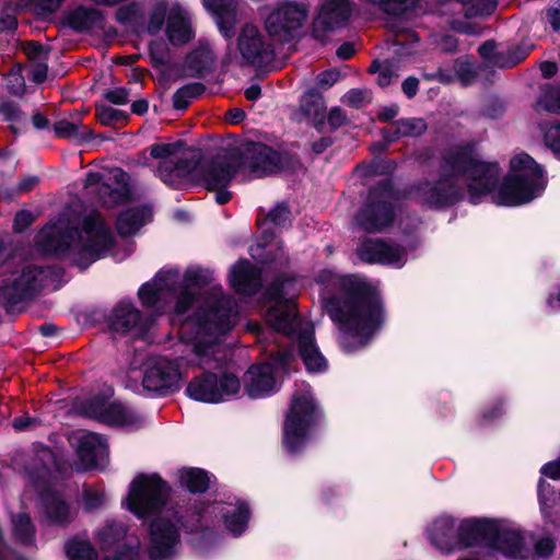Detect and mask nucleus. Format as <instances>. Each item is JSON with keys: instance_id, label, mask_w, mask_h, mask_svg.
Returning a JSON list of instances; mask_svg holds the SVG:
<instances>
[{"instance_id": "1", "label": "nucleus", "mask_w": 560, "mask_h": 560, "mask_svg": "<svg viewBox=\"0 0 560 560\" xmlns=\"http://www.w3.org/2000/svg\"><path fill=\"white\" fill-rule=\"evenodd\" d=\"M234 301L214 290L198 311L187 318L179 328L182 354L176 361L167 358H155L148 362L143 386L148 390L160 392L177 385L180 378V366L199 365L215 366L220 361V337L234 325L236 317Z\"/></svg>"}, {"instance_id": "2", "label": "nucleus", "mask_w": 560, "mask_h": 560, "mask_svg": "<svg viewBox=\"0 0 560 560\" xmlns=\"http://www.w3.org/2000/svg\"><path fill=\"white\" fill-rule=\"evenodd\" d=\"M323 283H334L338 294L324 301V308L338 324L345 336L347 351L363 347L384 323V311L378 294L354 276L338 277L330 270L319 273Z\"/></svg>"}, {"instance_id": "3", "label": "nucleus", "mask_w": 560, "mask_h": 560, "mask_svg": "<svg viewBox=\"0 0 560 560\" xmlns=\"http://www.w3.org/2000/svg\"><path fill=\"white\" fill-rule=\"evenodd\" d=\"M168 487L158 475H138L130 483L127 506L139 518H152L149 529L148 556L167 560L179 546L178 518L167 504Z\"/></svg>"}, {"instance_id": "4", "label": "nucleus", "mask_w": 560, "mask_h": 560, "mask_svg": "<svg viewBox=\"0 0 560 560\" xmlns=\"http://www.w3.org/2000/svg\"><path fill=\"white\" fill-rule=\"evenodd\" d=\"M113 241V233L98 212L86 214L81 230L62 214L45 226L36 240L44 252L67 258L82 269L101 258Z\"/></svg>"}, {"instance_id": "5", "label": "nucleus", "mask_w": 560, "mask_h": 560, "mask_svg": "<svg viewBox=\"0 0 560 560\" xmlns=\"http://www.w3.org/2000/svg\"><path fill=\"white\" fill-rule=\"evenodd\" d=\"M211 281V272L201 268H189L183 277L178 270L167 269L160 271L152 282L139 289L141 302L150 307L164 311L171 302L175 303L176 314H183L194 301L192 289Z\"/></svg>"}, {"instance_id": "6", "label": "nucleus", "mask_w": 560, "mask_h": 560, "mask_svg": "<svg viewBox=\"0 0 560 560\" xmlns=\"http://www.w3.org/2000/svg\"><path fill=\"white\" fill-rule=\"evenodd\" d=\"M445 167L454 173L462 190L466 187L471 202L490 192L499 178L498 165L481 161L471 147L457 148L447 153Z\"/></svg>"}, {"instance_id": "7", "label": "nucleus", "mask_w": 560, "mask_h": 560, "mask_svg": "<svg viewBox=\"0 0 560 560\" xmlns=\"http://www.w3.org/2000/svg\"><path fill=\"white\" fill-rule=\"evenodd\" d=\"M546 180L540 166L526 153H518L510 161V173L497 195L500 206H520L536 198L545 188Z\"/></svg>"}, {"instance_id": "8", "label": "nucleus", "mask_w": 560, "mask_h": 560, "mask_svg": "<svg viewBox=\"0 0 560 560\" xmlns=\"http://www.w3.org/2000/svg\"><path fill=\"white\" fill-rule=\"evenodd\" d=\"M316 415L317 406L310 388L301 395L293 396L283 430V442L291 453L302 448L308 428Z\"/></svg>"}, {"instance_id": "9", "label": "nucleus", "mask_w": 560, "mask_h": 560, "mask_svg": "<svg viewBox=\"0 0 560 560\" xmlns=\"http://www.w3.org/2000/svg\"><path fill=\"white\" fill-rule=\"evenodd\" d=\"M292 280L277 281L268 289V298L271 305L268 307L265 318L267 324L277 331L291 334L300 322L295 314V290Z\"/></svg>"}, {"instance_id": "10", "label": "nucleus", "mask_w": 560, "mask_h": 560, "mask_svg": "<svg viewBox=\"0 0 560 560\" xmlns=\"http://www.w3.org/2000/svg\"><path fill=\"white\" fill-rule=\"evenodd\" d=\"M88 196L95 197L106 207H114L129 198L128 175L121 168L106 174L89 173L84 182Z\"/></svg>"}, {"instance_id": "11", "label": "nucleus", "mask_w": 560, "mask_h": 560, "mask_svg": "<svg viewBox=\"0 0 560 560\" xmlns=\"http://www.w3.org/2000/svg\"><path fill=\"white\" fill-rule=\"evenodd\" d=\"M308 16L307 7L298 2H284L276 7L266 18L268 34L280 42L295 36Z\"/></svg>"}, {"instance_id": "12", "label": "nucleus", "mask_w": 560, "mask_h": 560, "mask_svg": "<svg viewBox=\"0 0 560 560\" xmlns=\"http://www.w3.org/2000/svg\"><path fill=\"white\" fill-rule=\"evenodd\" d=\"M445 174L433 180L420 183L413 190L418 202L429 208H442L458 201L462 198V187L457 184L454 173L446 170Z\"/></svg>"}, {"instance_id": "13", "label": "nucleus", "mask_w": 560, "mask_h": 560, "mask_svg": "<svg viewBox=\"0 0 560 560\" xmlns=\"http://www.w3.org/2000/svg\"><path fill=\"white\" fill-rule=\"evenodd\" d=\"M238 390L240 382L235 376L223 375L219 378L211 373L192 378L186 388L190 398L209 404L222 401Z\"/></svg>"}, {"instance_id": "14", "label": "nucleus", "mask_w": 560, "mask_h": 560, "mask_svg": "<svg viewBox=\"0 0 560 560\" xmlns=\"http://www.w3.org/2000/svg\"><path fill=\"white\" fill-rule=\"evenodd\" d=\"M389 190H371L363 208L355 217L357 224L366 232H380L394 219Z\"/></svg>"}, {"instance_id": "15", "label": "nucleus", "mask_w": 560, "mask_h": 560, "mask_svg": "<svg viewBox=\"0 0 560 560\" xmlns=\"http://www.w3.org/2000/svg\"><path fill=\"white\" fill-rule=\"evenodd\" d=\"M290 359V353L279 352L272 357V362L250 366L244 378L248 396L259 398L270 394L276 387L275 370L285 369Z\"/></svg>"}, {"instance_id": "16", "label": "nucleus", "mask_w": 560, "mask_h": 560, "mask_svg": "<svg viewBox=\"0 0 560 560\" xmlns=\"http://www.w3.org/2000/svg\"><path fill=\"white\" fill-rule=\"evenodd\" d=\"M151 155L160 159L159 176L170 186H177L190 173V163L184 158L176 144H154L150 148Z\"/></svg>"}, {"instance_id": "17", "label": "nucleus", "mask_w": 560, "mask_h": 560, "mask_svg": "<svg viewBox=\"0 0 560 560\" xmlns=\"http://www.w3.org/2000/svg\"><path fill=\"white\" fill-rule=\"evenodd\" d=\"M69 442L77 451L82 469L96 467L107 455L106 443L98 434L77 430L69 435Z\"/></svg>"}, {"instance_id": "18", "label": "nucleus", "mask_w": 560, "mask_h": 560, "mask_svg": "<svg viewBox=\"0 0 560 560\" xmlns=\"http://www.w3.org/2000/svg\"><path fill=\"white\" fill-rule=\"evenodd\" d=\"M234 174L230 160L217 158L207 164L190 165V173L184 179L198 180L208 189L215 190L228 186Z\"/></svg>"}, {"instance_id": "19", "label": "nucleus", "mask_w": 560, "mask_h": 560, "mask_svg": "<svg viewBox=\"0 0 560 560\" xmlns=\"http://www.w3.org/2000/svg\"><path fill=\"white\" fill-rule=\"evenodd\" d=\"M238 49L243 59L255 67L268 65L273 57L271 46L264 42L258 28L246 25L240 35Z\"/></svg>"}, {"instance_id": "20", "label": "nucleus", "mask_w": 560, "mask_h": 560, "mask_svg": "<svg viewBox=\"0 0 560 560\" xmlns=\"http://www.w3.org/2000/svg\"><path fill=\"white\" fill-rule=\"evenodd\" d=\"M48 270L27 266L12 280L10 285H4L0 294L8 300H21L31 295L34 291L46 285Z\"/></svg>"}, {"instance_id": "21", "label": "nucleus", "mask_w": 560, "mask_h": 560, "mask_svg": "<svg viewBox=\"0 0 560 560\" xmlns=\"http://www.w3.org/2000/svg\"><path fill=\"white\" fill-rule=\"evenodd\" d=\"M352 12L350 0H325L314 21V34L322 38L324 33L341 26Z\"/></svg>"}, {"instance_id": "22", "label": "nucleus", "mask_w": 560, "mask_h": 560, "mask_svg": "<svg viewBox=\"0 0 560 560\" xmlns=\"http://www.w3.org/2000/svg\"><path fill=\"white\" fill-rule=\"evenodd\" d=\"M84 412L101 422L109 425H131L138 417L135 411L121 404H107L103 399H94L88 404Z\"/></svg>"}, {"instance_id": "23", "label": "nucleus", "mask_w": 560, "mask_h": 560, "mask_svg": "<svg viewBox=\"0 0 560 560\" xmlns=\"http://www.w3.org/2000/svg\"><path fill=\"white\" fill-rule=\"evenodd\" d=\"M359 257L373 264L401 267L405 264V253L398 246L381 240H368L358 249Z\"/></svg>"}, {"instance_id": "24", "label": "nucleus", "mask_w": 560, "mask_h": 560, "mask_svg": "<svg viewBox=\"0 0 560 560\" xmlns=\"http://www.w3.org/2000/svg\"><path fill=\"white\" fill-rule=\"evenodd\" d=\"M242 158V165L248 166L259 174L273 172L278 164V154L261 143L249 142L244 144Z\"/></svg>"}, {"instance_id": "25", "label": "nucleus", "mask_w": 560, "mask_h": 560, "mask_svg": "<svg viewBox=\"0 0 560 560\" xmlns=\"http://www.w3.org/2000/svg\"><path fill=\"white\" fill-rule=\"evenodd\" d=\"M166 35L174 45L185 44L192 37L188 13L178 4H173L168 10Z\"/></svg>"}, {"instance_id": "26", "label": "nucleus", "mask_w": 560, "mask_h": 560, "mask_svg": "<svg viewBox=\"0 0 560 560\" xmlns=\"http://www.w3.org/2000/svg\"><path fill=\"white\" fill-rule=\"evenodd\" d=\"M230 281L236 292L254 294L260 287V271L247 260H242L233 267Z\"/></svg>"}, {"instance_id": "27", "label": "nucleus", "mask_w": 560, "mask_h": 560, "mask_svg": "<svg viewBox=\"0 0 560 560\" xmlns=\"http://www.w3.org/2000/svg\"><path fill=\"white\" fill-rule=\"evenodd\" d=\"M301 358L308 372H322L327 368L325 358L314 343L312 327L301 328L298 337Z\"/></svg>"}, {"instance_id": "28", "label": "nucleus", "mask_w": 560, "mask_h": 560, "mask_svg": "<svg viewBox=\"0 0 560 560\" xmlns=\"http://www.w3.org/2000/svg\"><path fill=\"white\" fill-rule=\"evenodd\" d=\"M205 8L213 14L221 33L230 37L236 23L235 0H202Z\"/></svg>"}, {"instance_id": "29", "label": "nucleus", "mask_w": 560, "mask_h": 560, "mask_svg": "<svg viewBox=\"0 0 560 560\" xmlns=\"http://www.w3.org/2000/svg\"><path fill=\"white\" fill-rule=\"evenodd\" d=\"M213 511L222 516L226 528L233 535H241L248 522V509L243 503H218Z\"/></svg>"}, {"instance_id": "30", "label": "nucleus", "mask_w": 560, "mask_h": 560, "mask_svg": "<svg viewBox=\"0 0 560 560\" xmlns=\"http://www.w3.org/2000/svg\"><path fill=\"white\" fill-rule=\"evenodd\" d=\"M94 539L102 551H109L132 538L127 536V528L124 524L110 521L95 532Z\"/></svg>"}, {"instance_id": "31", "label": "nucleus", "mask_w": 560, "mask_h": 560, "mask_svg": "<svg viewBox=\"0 0 560 560\" xmlns=\"http://www.w3.org/2000/svg\"><path fill=\"white\" fill-rule=\"evenodd\" d=\"M494 547L510 557H517L524 550V538L517 529L491 527Z\"/></svg>"}, {"instance_id": "32", "label": "nucleus", "mask_w": 560, "mask_h": 560, "mask_svg": "<svg viewBox=\"0 0 560 560\" xmlns=\"http://www.w3.org/2000/svg\"><path fill=\"white\" fill-rule=\"evenodd\" d=\"M141 323L140 312L130 303L121 302L112 312L109 325L114 331L126 334L137 328Z\"/></svg>"}, {"instance_id": "33", "label": "nucleus", "mask_w": 560, "mask_h": 560, "mask_svg": "<svg viewBox=\"0 0 560 560\" xmlns=\"http://www.w3.org/2000/svg\"><path fill=\"white\" fill-rule=\"evenodd\" d=\"M455 522L450 516L438 518L429 532L432 544L445 552L452 549L455 542Z\"/></svg>"}, {"instance_id": "34", "label": "nucleus", "mask_w": 560, "mask_h": 560, "mask_svg": "<svg viewBox=\"0 0 560 560\" xmlns=\"http://www.w3.org/2000/svg\"><path fill=\"white\" fill-rule=\"evenodd\" d=\"M151 219L148 207L130 208L122 212L117 220V230L120 235H131Z\"/></svg>"}, {"instance_id": "35", "label": "nucleus", "mask_w": 560, "mask_h": 560, "mask_svg": "<svg viewBox=\"0 0 560 560\" xmlns=\"http://www.w3.org/2000/svg\"><path fill=\"white\" fill-rule=\"evenodd\" d=\"M43 504L45 515L54 524L66 525L73 517L70 508L59 494L46 495L43 499Z\"/></svg>"}, {"instance_id": "36", "label": "nucleus", "mask_w": 560, "mask_h": 560, "mask_svg": "<svg viewBox=\"0 0 560 560\" xmlns=\"http://www.w3.org/2000/svg\"><path fill=\"white\" fill-rule=\"evenodd\" d=\"M179 483L190 492H203L209 487V477L206 471L197 468H183L177 472Z\"/></svg>"}, {"instance_id": "37", "label": "nucleus", "mask_w": 560, "mask_h": 560, "mask_svg": "<svg viewBox=\"0 0 560 560\" xmlns=\"http://www.w3.org/2000/svg\"><path fill=\"white\" fill-rule=\"evenodd\" d=\"M12 533L15 540L20 544L28 545L34 540V527L31 518L24 513L12 517Z\"/></svg>"}, {"instance_id": "38", "label": "nucleus", "mask_w": 560, "mask_h": 560, "mask_svg": "<svg viewBox=\"0 0 560 560\" xmlns=\"http://www.w3.org/2000/svg\"><path fill=\"white\" fill-rule=\"evenodd\" d=\"M30 58L34 59L31 70L32 80L42 83L47 78V56L39 45H32L27 51Z\"/></svg>"}, {"instance_id": "39", "label": "nucleus", "mask_w": 560, "mask_h": 560, "mask_svg": "<svg viewBox=\"0 0 560 560\" xmlns=\"http://www.w3.org/2000/svg\"><path fill=\"white\" fill-rule=\"evenodd\" d=\"M205 92L201 83L195 82L178 89L173 96V104L176 109H184L190 100L198 97Z\"/></svg>"}, {"instance_id": "40", "label": "nucleus", "mask_w": 560, "mask_h": 560, "mask_svg": "<svg viewBox=\"0 0 560 560\" xmlns=\"http://www.w3.org/2000/svg\"><path fill=\"white\" fill-rule=\"evenodd\" d=\"M102 560H140V544L137 539H128Z\"/></svg>"}, {"instance_id": "41", "label": "nucleus", "mask_w": 560, "mask_h": 560, "mask_svg": "<svg viewBox=\"0 0 560 560\" xmlns=\"http://www.w3.org/2000/svg\"><path fill=\"white\" fill-rule=\"evenodd\" d=\"M395 126V135L397 137H417L427 130V124L421 118L400 119Z\"/></svg>"}, {"instance_id": "42", "label": "nucleus", "mask_w": 560, "mask_h": 560, "mask_svg": "<svg viewBox=\"0 0 560 560\" xmlns=\"http://www.w3.org/2000/svg\"><path fill=\"white\" fill-rule=\"evenodd\" d=\"M54 131L58 137L68 139H79L90 133L88 127L80 126L78 122L67 119L58 120L54 125Z\"/></svg>"}, {"instance_id": "43", "label": "nucleus", "mask_w": 560, "mask_h": 560, "mask_svg": "<svg viewBox=\"0 0 560 560\" xmlns=\"http://www.w3.org/2000/svg\"><path fill=\"white\" fill-rule=\"evenodd\" d=\"M67 556L69 560H96L95 549L85 540L70 541L67 546Z\"/></svg>"}, {"instance_id": "44", "label": "nucleus", "mask_w": 560, "mask_h": 560, "mask_svg": "<svg viewBox=\"0 0 560 560\" xmlns=\"http://www.w3.org/2000/svg\"><path fill=\"white\" fill-rule=\"evenodd\" d=\"M301 108L307 116H318L324 113V98L320 93L310 90L301 98Z\"/></svg>"}, {"instance_id": "45", "label": "nucleus", "mask_w": 560, "mask_h": 560, "mask_svg": "<svg viewBox=\"0 0 560 560\" xmlns=\"http://www.w3.org/2000/svg\"><path fill=\"white\" fill-rule=\"evenodd\" d=\"M371 72H377V83L382 88L388 86L394 79L398 77L397 68L393 62L386 61L381 63L378 61H374L370 67Z\"/></svg>"}, {"instance_id": "46", "label": "nucleus", "mask_w": 560, "mask_h": 560, "mask_svg": "<svg viewBox=\"0 0 560 560\" xmlns=\"http://www.w3.org/2000/svg\"><path fill=\"white\" fill-rule=\"evenodd\" d=\"M538 106L549 113H560V88H548L538 101Z\"/></svg>"}, {"instance_id": "47", "label": "nucleus", "mask_w": 560, "mask_h": 560, "mask_svg": "<svg viewBox=\"0 0 560 560\" xmlns=\"http://www.w3.org/2000/svg\"><path fill=\"white\" fill-rule=\"evenodd\" d=\"M168 10L170 9L164 2H160L154 7L148 21V33L154 35L161 31L164 20L168 15Z\"/></svg>"}, {"instance_id": "48", "label": "nucleus", "mask_w": 560, "mask_h": 560, "mask_svg": "<svg viewBox=\"0 0 560 560\" xmlns=\"http://www.w3.org/2000/svg\"><path fill=\"white\" fill-rule=\"evenodd\" d=\"M97 118L103 125H112L125 118L122 112L109 106H101L97 108Z\"/></svg>"}, {"instance_id": "49", "label": "nucleus", "mask_w": 560, "mask_h": 560, "mask_svg": "<svg viewBox=\"0 0 560 560\" xmlns=\"http://www.w3.org/2000/svg\"><path fill=\"white\" fill-rule=\"evenodd\" d=\"M538 492L540 498L541 512L545 516H550L551 510H553L556 504L557 495L553 492L550 493V495L546 494V483L544 480H540L538 485Z\"/></svg>"}, {"instance_id": "50", "label": "nucleus", "mask_w": 560, "mask_h": 560, "mask_svg": "<svg viewBox=\"0 0 560 560\" xmlns=\"http://www.w3.org/2000/svg\"><path fill=\"white\" fill-rule=\"evenodd\" d=\"M267 219L272 224L277 226H282L290 221V211L285 205H279L269 212Z\"/></svg>"}, {"instance_id": "51", "label": "nucleus", "mask_w": 560, "mask_h": 560, "mask_svg": "<svg viewBox=\"0 0 560 560\" xmlns=\"http://www.w3.org/2000/svg\"><path fill=\"white\" fill-rule=\"evenodd\" d=\"M378 4L385 12L397 14L406 9L407 4L412 0H370Z\"/></svg>"}, {"instance_id": "52", "label": "nucleus", "mask_w": 560, "mask_h": 560, "mask_svg": "<svg viewBox=\"0 0 560 560\" xmlns=\"http://www.w3.org/2000/svg\"><path fill=\"white\" fill-rule=\"evenodd\" d=\"M150 58L154 65H163L167 61V49L162 42L150 44Z\"/></svg>"}, {"instance_id": "53", "label": "nucleus", "mask_w": 560, "mask_h": 560, "mask_svg": "<svg viewBox=\"0 0 560 560\" xmlns=\"http://www.w3.org/2000/svg\"><path fill=\"white\" fill-rule=\"evenodd\" d=\"M104 502V494L94 489H86L83 493V504L86 510L97 509Z\"/></svg>"}, {"instance_id": "54", "label": "nucleus", "mask_w": 560, "mask_h": 560, "mask_svg": "<svg viewBox=\"0 0 560 560\" xmlns=\"http://www.w3.org/2000/svg\"><path fill=\"white\" fill-rule=\"evenodd\" d=\"M545 140L547 145L560 158V124L547 130Z\"/></svg>"}, {"instance_id": "55", "label": "nucleus", "mask_w": 560, "mask_h": 560, "mask_svg": "<svg viewBox=\"0 0 560 560\" xmlns=\"http://www.w3.org/2000/svg\"><path fill=\"white\" fill-rule=\"evenodd\" d=\"M104 96L107 101L116 105H124L129 101V93L125 88L107 90Z\"/></svg>"}, {"instance_id": "56", "label": "nucleus", "mask_w": 560, "mask_h": 560, "mask_svg": "<svg viewBox=\"0 0 560 560\" xmlns=\"http://www.w3.org/2000/svg\"><path fill=\"white\" fill-rule=\"evenodd\" d=\"M65 0H33L37 14L52 13L59 9Z\"/></svg>"}, {"instance_id": "57", "label": "nucleus", "mask_w": 560, "mask_h": 560, "mask_svg": "<svg viewBox=\"0 0 560 560\" xmlns=\"http://www.w3.org/2000/svg\"><path fill=\"white\" fill-rule=\"evenodd\" d=\"M8 89L11 93L21 95L25 91V83L22 75L19 72H11L8 75Z\"/></svg>"}, {"instance_id": "58", "label": "nucleus", "mask_w": 560, "mask_h": 560, "mask_svg": "<svg viewBox=\"0 0 560 560\" xmlns=\"http://www.w3.org/2000/svg\"><path fill=\"white\" fill-rule=\"evenodd\" d=\"M555 541L551 537H544L539 539L535 545V552L539 557H548L555 550Z\"/></svg>"}, {"instance_id": "59", "label": "nucleus", "mask_w": 560, "mask_h": 560, "mask_svg": "<svg viewBox=\"0 0 560 560\" xmlns=\"http://www.w3.org/2000/svg\"><path fill=\"white\" fill-rule=\"evenodd\" d=\"M339 80V72L328 70L317 75V84L322 88H330Z\"/></svg>"}, {"instance_id": "60", "label": "nucleus", "mask_w": 560, "mask_h": 560, "mask_svg": "<svg viewBox=\"0 0 560 560\" xmlns=\"http://www.w3.org/2000/svg\"><path fill=\"white\" fill-rule=\"evenodd\" d=\"M366 97V92L361 90H351L345 95V103L352 107H359Z\"/></svg>"}, {"instance_id": "61", "label": "nucleus", "mask_w": 560, "mask_h": 560, "mask_svg": "<svg viewBox=\"0 0 560 560\" xmlns=\"http://www.w3.org/2000/svg\"><path fill=\"white\" fill-rule=\"evenodd\" d=\"M33 222V215L30 211L22 210L16 213L14 219V229L18 232H22Z\"/></svg>"}, {"instance_id": "62", "label": "nucleus", "mask_w": 560, "mask_h": 560, "mask_svg": "<svg viewBox=\"0 0 560 560\" xmlns=\"http://www.w3.org/2000/svg\"><path fill=\"white\" fill-rule=\"evenodd\" d=\"M541 472L551 479H560V458L544 465Z\"/></svg>"}, {"instance_id": "63", "label": "nucleus", "mask_w": 560, "mask_h": 560, "mask_svg": "<svg viewBox=\"0 0 560 560\" xmlns=\"http://www.w3.org/2000/svg\"><path fill=\"white\" fill-rule=\"evenodd\" d=\"M418 84H419V81L416 79V78H407L404 82H402V91L404 93L408 96V97H412L416 95L417 91H418Z\"/></svg>"}, {"instance_id": "64", "label": "nucleus", "mask_w": 560, "mask_h": 560, "mask_svg": "<svg viewBox=\"0 0 560 560\" xmlns=\"http://www.w3.org/2000/svg\"><path fill=\"white\" fill-rule=\"evenodd\" d=\"M16 18L13 14H5L0 19V33L12 31L16 27Z\"/></svg>"}]
</instances>
